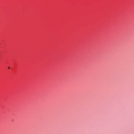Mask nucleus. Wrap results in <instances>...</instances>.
I'll use <instances>...</instances> for the list:
<instances>
[{
  "mask_svg": "<svg viewBox=\"0 0 134 134\" xmlns=\"http://www.w3.org/2000/svg\"><path fill=\"white\" fill-rule=\"evenodd\" d=\"M8 69H9L10 68V67H8Z\"/></svg>",
  "mask_w": 134,
  "mask_h": 134,
  "instance_id": "1",
  "label": "nucleus"
}]
</instances>
